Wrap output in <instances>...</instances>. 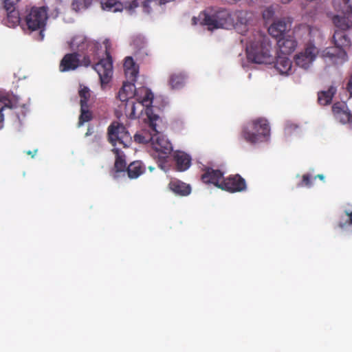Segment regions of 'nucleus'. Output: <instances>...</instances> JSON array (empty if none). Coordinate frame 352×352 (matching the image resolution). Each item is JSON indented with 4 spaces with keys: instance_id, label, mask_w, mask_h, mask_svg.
Returning <instances> with one entry per match:
<instances>
[{
    "instance_id": "obj_30",
    "label": "nucleus",
    "mask_w": 352,
    "mask_h": 352,
    "mask_svg": "<svg viewBox=\"0 0 352 352\" xmlns=\"http://www.w3.org/2000/svg\"><path fill=\"white\" fill-rule=\"evenodd\" d=\"M92 3V0H73L72 8L76 12L87 9Z\"/></svg>"
},
{
    "instance_id": "obj_16",
    "label": "nucleus",
    "mask_w": 352,
    "mask_h": 352,
    "mask_svg": "<svg viewBox=\"0 0 352 352\" xmlns=\"http://www.w3.org/2000/svg\"><path fill=\"white\" fill-rule=\"evenodd\" d=\"M297 45L296 39L290 34L278 38L277 41V45L280 52L285 55H289L293 53Z\"/></svg>"
},
{
    "instance_id": "obj_39",
    "label": "nucleus",
    "mask_w": 352,
    "mask_h": 352,
    "mask_svg": "<svg viewBox=\"0 0 352 352\" xmlns=\"http://www.w3.org/2000/svg\"><path fill=\"white\" fill-rule=\"evenodd\" d=\"M91 63V60L89 56H84L82 59L80 60V65H83L85 67H89Z\"/></svg>"
},
{
    "instance_id": "obj_22",
    "label": "nucleus",
    "mask_w": 352,
    "mask_h": 352,
    "mask_svg": "<svg viewBox=\"0 0 352 352\" xmlns=\"http://www.w3.org/2000/svg\"><path fill=\"white\" fill-rule=\"evenodd\" d=\"M274 67L281 74L288 75L292 72V61L286 56H278L276 58Z\"/></svg>"
},
{
    "instance_id": "obj_2",
    "label": "nucleus",
    "mask_w": 352,
    "mask_h": 352,
    "mask_svg": "<svg viewBox=\"0 0 352 352\" xmlns=\"http://www.w3.org/2000/svg\"><path fill=\"white\" fill-rule=\"evenodd\" d=\"M247 58L252 63L257 64H271L274 57L271 54V45L264 36L258 35V38L250 41L246 47Z\"/></svg>"
},
{
    "instance_id": "obj_14",
    "label": "nucleus",
    "mask_w": 352,
    "mask_h": 352,
    "mask_svg": "<svg viewBox=\"0 0 352 352\" xmlns=\"http://www.w3.org/2000/svg\"><path fill=\"white\" fill-rule=\"evenodd\" d=\"M223 179V172L210 167H206L201 177V179L204 183L213 184L220 189Z\"/></svg>"
},
{
    "instance_id": "obj_27",
    "label": "nucleus",
    "mask_w": 352,
    "mask_h": 352,
    "mask_svg": "<svg viewBox=\"0 0 352 352\" xmlns=\"http://www.w3.org/2000/svg\"><path fill=\"white\" fill-rule=\"evenodd\" d=\"M185 79L184 74H173L170 76L169 84L172 89H180L184 85Z\"/></svg>"
},
{
    "instance_id": "obj_10",
    "label": "nucleus",
    "mask_w": 352,
    "mask_h": 352,
    "mask_svg": "<svg viewBox=\"0 0 352 352\" xmlns=\"http://www.w3.org/2000/svg\"><path fill=\"white\" fill-rule=\"evenodd\" d=\"M105 54L106 58L100 59L93 67L100 77L102 87L107 85L113 76V60L107 47H106Z\"/></svg>"
},
{
    "instance_id": "obj_46",
    "label": "nucleus",
    "mask_w": 352,
    "mask_h": 352,
    "mask_svg": "<svg viewBox=\"0 0 352 352\" xmlns=\"http://www.w3.org/2000/svg\"><path fill=\"white\" fill-rule=\"evenodd\" d=\"M351 122H352V116H351Z\"/></svg>"
},
{
    "instance_id": "obj_1",
    "label": "nucleus",
    "mask_w": 352,
    "mask_h": 352,
    "mask_svg": "<svg viewBox=\"0 0 352 352\" xmlns=\"http://www.w3.org/2000/svg\"><path fill=\"white\" fill-rule=\"evenodd\" d=\"M333 6L336 10L344 15L352 14V0H333ZM333 23L337 28L333 36L335 45L333 47H328L322 52L324 58H329L333 63L342 64L348 60L346 50L351 45V40L346 31L352 28V21L346 16L335 15Z\"/></svg>"
},
{
    "instance_id": "obj_19",
    "label": "nucleus",
    "mask_w": 352,
    "mask_h": 352,
    "mask_svg": "<svg viewBox=\"0 0 352 352\" xmlns=\"http://www.w3.org/2000/svg\"><path fill=\"white\" fill-rule=\"evenodd\" d=\"M135 97L141 105L146 107V109H151L149 107L153 102V94L146 87L140 88Z\"/></svg>"
},
{
    "instance_id": "obj_13",
    "label": "nucleus",
    "mask_w": 352,
    "mask_h": 352,
    "mask_svg": "<svg viewBox=\"0 0 352 352\" xmlns=\"http://www.w3.org/2000/svg\"><path fill=\"white\" fill-rule=\"evenodd\" d=\"M317 53L316 47L312 45L307 46L305 52L296 55L295 63L298 67L306 69L315 59Z\"/></svg>"
},
{
    "instance_id": "obj_4",
    "label": "nucleus",
    "mask_w": 352,
    "mask_h": 352,
    "mask_svg": "<svg viewBox=\"0 0 352 352\" xmlns=\"http://www.w3.org/2000/svg\"><path fill=\"white\" fill-rule=\"evenodd\" d=\"M47 18V11L45 7H33L25 16V23L28 30L39 31V41H42L44 38L43 32Z\"/></svg>"
},
{
    "instance_id": "obj_24",
    "label": "nucleus",
    "mask_w": 352,
    "mask_h": 352,
    "mask_svg": "<svg viewBox=\"0 0 352 352\" xmlns=\"http://www.w3.org/2000/svg\"><path fill=\"white\" fill-rule=\"evenodd\" d=\"M337 89L336 87L331 85L327 91H321L318 93V102L320 105L329 104L333 96L336 94Z\"/></svg>"
},
{
    "instance_id": "obj_37",
    "label": "nucleus",
    "mask_w": 352,
    "mask_h": 352,
    "mask_svg": "<svg viewBox=\"0 0 352 352\" xmlns=\"http://www.w3.org/2000/svg\"><path fill=\"white\" fill-rule=\"evenodd\" d=\"M137 66L138 65L135 64L132 57L127 56L125 58L124 63V70L128 69L129 68H133Z\"/></svg>"
},
{
    "instance_id": "obj_5",
    "label": "nucleus",
    "mask_w": 352,
    "mask_h": 352,
    "mask_svg": "<svg viewBox=\"0 0 352 352\" xmlns=\"http://www.w3.org/2000/svg\"><path fill=\"white\" fill-rule=\"evenodd\" d=\"M202 24L208 26L210 31L218 28H228L232 24V19L228 10L221 9L214 13L210 14L208 11L204 12Z\"/></svg>"
},
{
    "instance_id": "obj_31",
    "label": "nucleus",
    "mask_w": 352,
    "mask_h": 352,
    "mask_svg": "<svg viewBox=\"0 0 352 352\" xmlns=\"http://www.w3.org/2000/svg\"><path fill=\"white\" fill-rule=\"evenodd\" d=\"M78 95L80 98V104H88L91 94L90 89L87 87L80 85V89L78 91Z\"/></svg>"
},
{
    "instance_id": "obj_6",
    "label": "nucleus",
    "mask_w": 352,
    "mask_h": 352,
    "mask_svg": "<svg viewBox=\"0 0 352 352\" xmlns=\"http://www.w3.org/2000/svg\"><path fill=\"white\" fill-rule=\"evenodd\" d=\"M134 83L128 80L124 82L118 95L119 100L125 102L124 108L125 114L131 119L136 117L133 97L136 96L138 90H136Z\"/></svg>"
},
{
    "instance_id": "obj_21",
    "label": "nucleus",
    "mask_w": 352,
    "mask_h": 352,
    "mask_svg": "<svg viewBox=\"0 0 352 352\" xmlns=\"http://www.w3.org/2000/svg\"><path fill=\"white\" fill-rule=\"evenodd\" d=\"M174 159L176 162L177 169L179 171H184L190 166L191 158L184 152L178 151L175 153Z\"/></svg>"
},
{
    "instance_id": "obj_29",
    "label": "nucleus",
    "mask_w": 352,
    "mask_h": 352,
    "mask_svg": "<svg viewBox=\"0 0 352 352\" xmlns=\"http://www.w3.org/2000/svg\"><path fill=\"white\" fill-rule=\"evenodd\" d=\"M278 8V5H272L265 8L263 10L262 12V16L266 23L271 21L273 22L274 20H275L274 16Z\"/></svg>"
},
{
    "instance_id": "obj_3",
    "label": "nucleus",
    "mask_w": 352,
    "mask_h": 352,
    "mask_svg": "<svg viewBox=\"0 0 352 352\" xmlns=\"http://www.w3.org/2000/svg\"><path fill=\"white\" fill-rule=\"evenodd\" d=\"M241 135L246 142L251 144L267 141L270 136L269 122L263 118L252 120L243 127Z\"/></svg>"
},
{
    "instance_id": "obj_18",
    "label": "nucleus",
    "mask_w": 352,
    "mask_h": 352,
    "mask_svg": "<svg viewBox=\"0 0 352 352\" xmlns=\"http://www.w3.org/2000/svg\"><path fill=\"white\" fill-rule=\"evenodd\" d=\"M113 153L116 155V160L114 163L113 170L115 171V177L119 176L118 173H125L127 168L125 155L118 148H113L112 150Z\"/></svg>"
},
{
    "instance_id": "obj_7",
    "label": "nucleus",
    "mask_w": 352,
    "mask_h": 352,
    "mask_svg": "<svg viewBox=\"0 0 352 352\" xmlns=\"http://www.w3.org/2000/svg\"><path fill=\"white\" fill-rule=\"evenodd\" d=\"M146 116L149 128L148 131H142L134 135L135 142L139 144L151 143L153 137L160 133L159 123L162 122L160 116L152 112L151 109H147Z\"/></svg>"
},
{
    "instance_id": "obj_40",
    "label": "nucleus",
    "mask_w": 352,
    "mask_h": 352,
    "mask_svg": "<svg viewBox=\"0 0 352 352\" xmlns=\"http://www.w3.org/2000/svg\"><path fill=\"white\" fill-rule=\"evenodd\" d=\"M139 0H133L131 1V2L130 3L129 6V10H133L135 9V8L138 7L139 6Z\"/></svg>"
},
{
    "instance_id": "obj_41",
    "label": "nucleus",
    "mask_w": 352,
    "mask_h": 352,
    "mask_svg": "<svg viewBox=\"0 0 352 352\" xmlns=\"http://www.w3.org/2000/svg\"><path fill=\"white\" fill-rule=\"evenodd\" d=\"M299 28H300V29H302V30H304L307 31V32H308V33H309V34H311V27H310V25H307V24H300V25H299Z\"/></svg>"
},
{
    "instance_id": "obj_25",
    "label": "nucleus",
    "mask_w": 352,
    "mask_h": 352,
    "mask_svg": "<svg viewBox=\"0 0 352 352\" xmlns=\"http://www.w3.org/2000/svg\"><path fill=\"white\" fill-rule=\"evenodd\" d=\"M145 170V167L140 161H134L127 166L126 172L130 179H136L142 175Z\"/></svg>"
},
{
    "instance_id": "obj_38",
    "label": "nucleus",
    "mask_w": 352,
    "mask_h": 352,
    "mask_svg": "<svg viewBox=\"0 0 352 352\" xmlns=\"http://www.w3.org/2000/svg\"><path fill=\"white\" fill-rule=\"evenodd\" d=\"M346 91L349 93V97H352V74L350 75L345 86Z\"/></svg>"
},
{
    "instance_id": "obj_9",
    "label": "nucleus",
    "mask_w": 352,
    "mask_h": 352,
    "mask_svg": "<svg viewBox=\"0 0 352 352\" xmlns=\"http://www.w3.org/2000/svg\"><path fill=\"white\" fill-rule=\"evenodd\" d=\"M108 140L109 142L116 146L118 142L124 147H128L131 142L132 138L126 128L118 122H113L107 129Z\"/></svg>"
},
{
    "instance_id": "obj_15",
    "label": "nucleus",
    "mask_w": 352,
    "mask_h": 352,
    "mask_svg": "<svg viewBox=\"0 0 352 352\" xmlns=\"http://www.w3.org/2000/svg\"><path fill=\"white\" fill-rule=\"evenodd\" d=\"M80 56L77 52L66 54L60 62L59 70L66 72L76 69L80 66Z\"/></svg>"
},
{
    "instance_id": "obj_28",
    "label": "nucleus",
    "mask_w": 352,
    "mask_h": 352,
    "mask_svg": "<svg viewBox=\"0 0 352 352\" xmlns=\"http://www.w3.org/2000/svg\"><path fill=\"white\" fill-rule=\"evenodd\" d=\"M101 5L104 10L113 12L121 11L123 8L122 4L116 0H102Z\"/></svg>"
},
{
    "instance_id": "obj_43",
    "label": "nucleus",
    "mask_w": 352,
    "mask_h": 352,
    "mask_svg": "<svg viewBox=\"0 0 352 352\" xmlns=\"http://www.w3.org/2000/svg\"><path fill=\"white\" fill-rule=\"evenodd\" d=\"M316 178H319V179H321V180H324V175H322V174H318V175H317L316 176H315L313 179H316Z\"/></svg>"
},
{
    "instance_id": "obj_11",
    "label": "nucleus",
    "mask_w": 352,
    "mask_h": 352,
    "mask_svg": "<svg viewBox=\"0 0 352 352\" xmlns=\"http://www.w3.org/2000/svg\"><path fill=\"white\" fill-rule=\"evenodd\" d=\"M292 19L290 17H282L274 20L268 28L269 34L276 38H279L290 32Z\"/></svg>"
},
{
    "instance_id": "obj_45",
    "label": "nucleus",
    "mask_w": 352,
    "mask_h": 352,
    "mask_svg": "<svg viewBox=\"0 0 352 352\" xmlns=\"http://www.w3.org/2000/svg\"><path fill=\"white\" fill-rule=\"evenodd\" d=\"M148 169L150 170V171H152L154 169V168L152 166H148Z\"/></svg>"
},
{
    "instance_id": "obj_42",
    "label": "nucleus",
    "mask_w": 352,
    "mask_h": 352,
    "mask_svg": "<svg viewBox=\"0 0 352 352\" xmlns=\"http://www.w3.org/2000/svg\"><path fill=\"white\" fill-rule=\"evenodd\" d=\"M36 152H37V149L34 150V151H28L25 153H26L27 155H31L32 157H34V155H36Z\"/></svg>"
},
{
    "instance_id": "obj_32",
    "label": "nucleus",
    "mask_w": 352,
    "mask_h": 352,
    "mask_svg": "<svg viewBox=\"0 0 352 352\" xmlns=\"http://www.w3.org/2000/svg\"><path fill=\"white\" fill-rule=\"evenodd\" d=\"M125 76L128 81L135 82L139 73V67H135L133 68H129L124 70Z\"/></svg>"
},
{
    "instance_id": "obj_36",
    "label": "nucleus",
    "mask_w": 352,
    "mask_h": 352,
    "mask_svg": "<svg viewBox=\"0 0 352 352\" xmlns=\"http://www.w3.org/2000/svg\"><path fill=\"white\" fill-rule=\"evenodd\" d=\"M312 186L311 177L309 174H304L302 177V181L298 184V187L306 186L310 188Z\"/></svg>"
},
{
    "instance_id": "obj_44",
    "label": "nucleus",
    "mask_w": 352,
    "mask_h": 352,
    "mask_svg": "<svg viewBox=\"0 0 352 352\" xmlns=\"http://www.w3.org/2000/svg\"><path fill=\"white\" fill-rule=\"evenodd\" d=\"M90 134H91L90 129H88V130H87V133H85V135H86V136H88V135H89Z\"/></svg>"
},
{
    "instance_id": "obj_17",
    "label": "nucleus",
    "mask_w": 352,
    "mask_h": 352,
    "mask_svg": "<svg viewBox=\"0 0 352 352\" xmlns=\"http://www.w3.org/2000/svg\"><path fill=\"white\" fill-rule=\"evenodd\" d=\"M4 8L7 11L6 24L10 28L16 26L20 22L19 11L15 9L13 4L10 3L9 0L5 1Z\"/></svg>"
},
{
    "instance_id": "obj_35",
    "label": "nucleus",
    "mask_w": 352,
    "mask_h": 352,
    "mask_svg": "<svg viewBox=\"0 0 352 352\" xmlns=\"http://www.w3.org/2000/svg\"><path fill=\"white\" fill-rule=\"evenodd\" d=\"M344 214L347 218L345 221L338 223V227L340 228H344L346 226L352 225V210H345Z\"/></svg>"
},
{
    "instance_id": "obj_8",
    "label": "nucleus",
    "mask_w": 352,
    "mask_h": 352,
    "mask_svg": "<svg viewBox=\"0 0 352 352\" xmlns=\"http://www.w3.org/2000/svg\"><path fill=\"white\" fill-rule=\"evenodd\" d=\"M151 146L154 151L152 155L157 158L159 167L164 170L166 160L173 151L171 143L164 138L157 135L153 137Z\"/></svg>"
},
{
    "instance_id": "obj_20",
    "label": "nucleus",
    "mask_w": 352,
    "mask_h": 352,
    "mask_svg": "<svg viewBox=\"0 0 352 352\" xmlns=\"http://www.w3.org/2000/svg\"><path fill=\"white\" fill-rule=\"evenodd\" d=\"M168 187L174 193L180 196H187L191 192L190 185L178 179L171 180L168 184Z\"/></svg>"
},
{
    "instance_id": "obj_33",
    "label": "nucleus",
    "mask_w": 352,
    "mask_h": 352,
    "mask_svg": "<svg viewBox=\"0 0 352 352\" xmlns=\"http://www.w3.org/2000/svg\"><path fill=\"white\" fill-rule=\"evenodd\" d=\"M342 123H351V115L349 109L343 111L342 113L335 116Z\"/></svg>"
},
{
    "instance_id": "obj_23",
    "label": "nucleus",
    "mask_w": 352,
    "mask_h": 352,
    "mask_svg": "<svg viewBox=\"0 0 352 352\" xmlns=\"http://www.w3.org/2000/svg\"><path fill=\"white\" fill-rule=\"evenodd\" d=\"M15 107L14 102L8 96L0 93V129L3 126L4 115L3 111L7 109H12Z\"/></svg>"
},
{
    "instance_id": "obj_12",
    "label": "nucleus",
    "mask_w": 352,
    "mask_h": 352,
    "mask_svg": "<svg viewBox=\"0 0 352 352\" xmlns=\"http://www.w3.org/2000/svg\"><path fill=\"white\" fill-rule=\"evenodd\" d=\"M221 189L229 192H238L246 190L247 184L245 179L240 175H231L223 179Z\"/></svg>"
},
{
    "instance_id": "obj_34",
    "label": "nucleus",
    "mask_w": 352,
    "mask_h": 352,
    "mask_svg": "<svg viewBox=\"0 0 352 352\" xmlns=\"http://www.w3.org/2000/svg\"><path fill=\"white\" fill-rule=\"evenodd\" d=\"M347 105L344 102H336L332 106V111L335 116L342 113L344 110H347Z\"/></svg>"
},
{
    "instance_id": "obj_26",
    "label": "nucleus",
    "mask_w": 352,
    "mask_h": 352,
    "mask_svg": "<svg viewBox=\"0 0 352 352\" xmlns=\"http://www.w3.org/2000/svg\"><path fill=\"white\" fill-rule=\"evenodd\" d=\"M92 118L93 113L89 109L88 104H80V114L78 118V126H81L85 122L91 120Z\"/></svg>"
}]
</instances>
